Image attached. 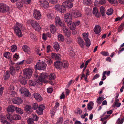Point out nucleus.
<instances>
[{
	"mask_svg": "<svg viewBox=\"0 0 124 124\" xmlns=\"http://www.w3.org/2000/svg\"><path fill=\"white\" fill-rule=\"evenodd\" d=\"M24 27L23 25L18 22H17L16 25L14 27V29L16 35L19 37H22L23 34L21 31L22 30Z\"/></svg>",
	"mask_w": 124,
	"mask_h": 124,
	"instance_id": "obj_1",
	"label": "nucleus"
},
{
	"mask_svg": "<svg viewBox=\"0 0 124 124\" xmlns=\"http://www.w3.org/2000/svg\"><path fill=\"white\" fill-rule=\"evenodd\" d=\"M48 75L47 73H42L40 74L38 78L39 84V85H41L43 82L45 83L46 80V79L48 77Z\"/></svg>",
	"mask_w": 124,
	"mask_h": 124,
	"instance_id": "obj_2",
	"label": "nucleus"
},
{
	"mask_svg": "<svg viewBox=\"0 0 124 124\" xmlns=\"http://www.w3.org/2000/svg\"><path fill=\"white\" fill-rule=\"evenodd\" d=\"M29 22L32 27L35 30L39 31L40 30L41 28L40 26L37 22L33 20H30Z\"/></svg>",
	"mask_w": 124,
	"mask_h": 124,
	"instance_id": "obj_3",
	"label": "nucleus"
},
{
	"mask_svg": "<svg viewBox=\"0 0 124 124\" xmlns=\"http://www.w3.org/2000/svg\"><path fill=\"white\" fill-rule=\"evenodd\" d=\"M23 73L25 78L27 79H29L30 78L32 75V71L31 69H25L23 71Z\"/></svg>",
	"mask_w": 124,
	"mask_h": 124,
	"instance_id": "obj_4",
	"label": "nucleus"
},
{
	"mask_svg": "<svg viewBox=\"0 0 124 124\" xmlns=\"http://www.w3.org/2000/svg\"><path fill=\"white\" fill-rule=\"evenodd\" d=\"M46 66L47 65L45 63L42 62L37 63L35 66V68L39 70H43L46 68Z\"/></svg>",
	"mask_w": 124,
	"mask_h": 124,
	"instance_id": "obj_5",
	"label": "nucleus"
},
{
	"mask_svg": "<svg viewBox=\"0 0 124 124\" xmlns=\"http://www.w3.org/2000/svg\"><path fill=\"white\" fill-rule=\"evenodd\" d=\"M9 8L6 5L3 3L0 4V12L3 13L8 12Z\"/></svg>",
	"mask_w": 124,
	"mask_h": 124,
	"instance_id": "obj_6",
	"label": "nucleus"
},
{
	"mask_svg": "<svg viewBox=\"0 0 124 124\" xmlns=\"http://www.w3.org/2000/svg\"><path fill=\"white\" fill-rule=\"evenodd\" d=\"M20 92L23 96H29L31 95V93L27 89L24 87H22L20 89Z\"/></svg>",
	"mask_w": 124,
	"mask_h": 124,
	"instance_id": "obj_7",
	"label": "nucleus"
},
{
	"mask_svg": "<svg viewBox=\"0 0 124 124\" xmlns=\"http://www.w3.org/2000/svg\"><path fill=\"white\" fill-rule=\"evenodd\" d=\"M74 0H66V1L62 3V5H64L65 8H72L73 5L71 2H72L74 1Z\"/></svg>",
	"mask_w": 124,
	"mask_h": 124,
	"instance_id": "obj_8",
	"label": "nucleus"
},
{
	"mask_svg": "<svg viewBox=\"0 0 124 124\" xmlns=\"http://www.w3.org/2000/svg\"><path fill=\"white\" fill-rule=\"evenodd\" d=\"M71 13L72 16L75 18L80 17L82 16V15L80 12L77 10H73Z\"/></svg>",
	"mask_w": 124,
	"mask_h": 124,
	"instance_id": "obj_9",
	"label": "nucleus"
},
{
	"mask_svg": "<svg viewBox=\"0 0 124 124\" xmlns=\"http://www.w3.org/2000/svg\"><path fill=\"white\" fill-rule=\"evenodd\" d=\"M55 9L61 13H64L66 11V9L64 5H56L55 6Z\"/></svg>",
	"mask_w": 124,
	"mask_h": 124,
	"instance_id": "obj_10",
	"label": "nucleus"
},
{
	"mask_svg": "<svg viewBox=\"0 0 124 124\" xmlns=\"http://www.w3.org/2000/svg\"><path fill=\"white\" fill-rule=\"evenodd\" d=\"M41 16L40 12L39 10L36 9L34 10L33 16L35 19L38 20L40 19Z\"/></svg>",
	"mask_w": 124,
	"mask_h": 124,
	"instance_id": "obj_11",
	"label": "nucleus"
},
{
	"mask_svg": "<svg viewBox=\"0 0 124 124\" xmlns=\"http://www.w3.org/2000/svg\"><path fill=\"white\" fill-rule=\"evenodd\" d=\"M64 18L65 22L69 23L71 21L72 18V14L70 13H67L64 15Z\"/></svg>",
	"mask_w": 124,
	"mask_h": 124,
	"instance_id": "obj_12",
	"label": "nucleus"
},
{
	"mask_svg": "<svg viewBox=\"0 0 124 124\" xmlns=\"http://www.w3.org/2000/svg\"><path fill=\"white\" fill-rule=\"evenodd\" d=\"M83 38L85 41L86 43V46L87 47H88L91 45V43L90 40L88 38V35L87 34H86L85 33H83Z\"/></svg>",
	"mask_w": 124,
	"mask_h": 124,
	"instance_id": "obj_13",
	"label": "nucleus"
},
{
	"mask_svg": "<svg viewBox=\"0 0 124 124\" xmlns=\"http://www.w3.org/2000/svg\"><path fill=\"white\" fill-rule=\"evenodd\" d=\"M45 108V106L43 105H39L37 109L36 110V113L39 115L42 114L43 113V110Z\"/></svg>",
	"mask_w": 124,
	"mask_h": 124,
	"instance_id": "obj_14",
	"label": "nucleus"
},
{
	"mask_svg": "<svg viewBox=\"0 0 124 124\" xmlns=\"http://www.w3.org/2000/svg\"><path fill=\"white\" fill-rule=\"evenodd\" d=\"M22 101L21 99L19 97L15 98L12 100V102L13 103L18 105L21 104Z\"/></svg>",
	"mask_w": 124,
	"mask_h": 124,
	"instance_id": "obj_15",
	"label": "nucleus"
},
{
	"mask_svg": "<svg viewBox=\"0 0 124 124\" xmlns=\"http://www.w3.org/2000/svg\"><path fill=\"white\" fill-rule=\"evenodd\" d=\"M78 44L81 47L83 48L84 47L85 44L84 41L81 37H78Z\"/></svg>",
	"mask_w": 124,
	"mask_h": 124,
	"instance_id": "obj_16",
	"label": "nucleus"
},
{
	"mask_svg": "<svg viewBox=\"0 0 124 124\" xmlns=\"http://www.w3.org/2000/svg\"><path fill=\"white\" fill-rule=\"evenodd\" d=\"M54 64L56 68L59 69L61 68L62 67L63 63L60 61H58L54 62Z\"/></svg>",
	"mask_w": 124,
	"mask_h": 124,
	"instance_id": "obj_17",
	"label": "nucleus"
},
{
	"mask_svg": "<svg viewBox=\"0 0 124 124\" xmlns=\"http://www.w3.org/2000/svg\"><path fill=\"white\" fill-rule=\"evenodd\" d=\"M55 23L56 25H59L61 26L64 25V24H62V22L60 18L58 16H56L55 19Z\"/></svg>",
	"mask_w": 124,
	"mask_h": 124,
	"instance_id": "obj_18",
	"label": "nucleus"
},
{
	"mask_svg": "<svg viewBox=\"0 0 124 124\" xmlns=\"http://www.w3.org/2000/svg\"><path fill=\"white\" fill-rule=\"evenodd\" d=\"M51 57L52 58L56 60H59L61 59V55L59 54H56L55 53H52L51 54Z\"/></svg>",
	"mask_w": 124,
	"mask_h": 124,
	"instance_id": "obj_19",
	"label": "nucleus"
},
{
	"mask_svg": "<svg viewBox=\"0 0 124 124\" xmlns=\"http://www.w3.org/2000/svg\"><path fill=\"white\" fill-rule=\"evenodd\" d=\"M101 29L99 25H96L94 29V31L95 33L99 34L101 31Z\"/></svg>",
	"mask_w": 124,
	"mask_h": 124,
	"instance_id": "obj_20",
	"label": "nucleus"
},
{
	"mask_svg": "<svg viewBox=\"0 0 124 124\" xmlns=\"http://www.w3.org/2000/svg\"><path fill=\"white\" fill-rule=\"evenodd\" d=\"M15 107L12 105L9 106L7 109V111L8 113L10 112H13L15 110Z\"/></svg>",
	"mask_w": 124,
	"mask_h": 124,
	"instance_id": "obj_21",
	"label": "nucleus"
},
{
	"mask_svg": "<svg viewBox=\"0 0 124 124\" xmlns=\"http://www.w3.org/2000/svg\"><path fill=\"white\" fill-rule=\"evenodd\" d=\"M34 96L35 99L38 101H40L42 100V98L40 95L37 93L34 94Z\"/></svg>",
	"mask_w": 124,
	"mask_h": 124,
	"instance_id": "obj_22",
	"label": "nucleus"
},
{
	"mask_svg": "<svg viewBox=\"0 0 124 124\" xmlns=\"http://www.w3.org/2000/svg\"><path fill=\"white\" fill-rule=\"evenodd\" d=\"M16 1H17L16 5L17 7L19 9L21 8L23 6V0H16Z\"/></svg>",
	"mask_w": 124,
	"mask_h": 124,
	"instance_id": "obj_23",
	"label": "nucleus"
},
{
	"mask_svg": "<svg viewBox=\"0 0 124 124\" xmlns=\"http://www.w3.org/2000/svg\"><path fill=\"white\" fill-rule=\"evenodd\" d=\"M25 78L24 77H23L21 76H19V79L20 80V82L22 84L25 85L26 83V80L25 79Z\"/></svg>",
	"mask_w": 124,
	"mask_h": 124,
	"instance_id": "obj_24",
	"label": "nucleus"
},
{
	"mask_svg": "<svg viewBox=\"0 0 124 124\" xmlns=\"http://www.w3.org/2000/svg\"><path fill=\"white\" fill-rule=\"evenodd\" d=\"M93 105L94 103L92 101L90 102L87 104V109H88L89 110H91L93 108L92 106H93Z\"/></svg>",
	"mask_w": 124,
	"mask_h": 124,
	"instance_id": "obj_25",
	"label": "nucleus"
},
{
	"mask_svg": "<svg viewBox=\"0 0 124 124\" xmlns=\"http://www.w3.org/2000/svg\"><path fill=\"white\" fill-rule=\"evenodd\" d=\"M53 47L54 49L56 51H58L60 49L58 43L56 42L54 43Z\"/></svg>",
	"mask_w": 124,
	"mask_h": 124,
	"instance_id": "obj_26",
	"label": "nucleus"
},
{
	"mask_svg": "<svg viewBox=\"0 0 124 124\" xmlns=\"http://www.w3.org/2000/svg\"><path fill=\"white\" fill-rule=\"evenodd\" d=\"M68 24H69V26L71 30L75 29V25H74L73 22H70L69 23H68Z\"/></svg>",
	"mask_w": 124,
	"mask_h": 124,
	"instance_id": "obj_27",
	"label": "nucleus"
},
{
	"mask_svg": "<svg viewBox=\"0 0 124 124\" xmlns=\"http://www.w3.org/2000/svg\"><path fill=\"white\" fill-rule=\"evenodd\" d=\"M15 110H16L17 113L20 114H23V110L19 108L16 107Z\"/></svg>",
	"mask_w": 124,
	"mask_h": 124,
	"instance_id": "obj_28",
	"label": "nucleus"
},
{
	"mask_svg": "<svg viewBox=\"0 0 124 124\" xmlns=\"http://www.w3.org/2000/svg\"><path fill=\"white\" fill-rule=\"evenodd\" d=\"M50 27L51 33L53 34H54L56 30V27L54 25H51L50 26Z\"/></svg>",
	"mask_w": 124,
	"mask_h": 124,
	"instance_id": "obj_29",
	"label": "nucleus"
},
{
	"mask_svg": "<svg viewBox=\"0 0 124 124\" xmlns=\"http://www.w3.org/2000/svg\"><path fill=\"white\" fill-rule=\"evenodd\" d=\"M83 3L85 5H90L92 4V0H83Z\"/></svg>",
	"mask_w": 124,
	"mask_h": 124,
	"instance_id": "obj_30",
	"label": "nucleus"
},
{
	"mask_svg": "<svg viewBox=\"0 0 124 124\" xmlns=\"http://www.w3.org/2000/svg\"><path fill=\"white\" fill-rule=\"evenodd\" d=\"M22 49L25 52L29 51L30 50V47L26 45L23 46Z\"/></svg>",
	"mask_w": 124,
	"mask_h": 124,
	"instance_id": "obj_31",
	"label": "nucleus"
},
{
	"mask_svg": "<svg viewBox=\"0 0 124 124\" xmlns=\"http://www.w3.org/2000/svg\"><path fill=\"white\" fill-rule=\"evenodd\" d=\"M31 109V106L28 105L25 106L24 108V109L26 112H30Z\"/></svg>",
	"mask_w": 124,
	"mask_h": 124,
	"instance_id": "obj_32",
	"label": "nucleus"
},
{
	"mask_svg": "<svg viewBox=\"0 0 124 124\" xmlns=\"http://www.w3.org/2000/svg\"><path fill=\"white\" fill-rule=\"evenodd\" d=\"M58 39L59 41H63L64 39V37L62 34H59L58 35Z\"/></svg>",
	"mask_w": 124,
	"mask_h": 124,
	"instance_id": "obj_33",
	"label": "nucleus"
},
{
	"mask_svg": "<svg viewBox=\"0 0 124 124\" xmlns=\"http://www.w3.org/2000/svg\"><path fill=\"white\" fill-rule=\"evenodd\" d=\"M13 119L15 120H19L21 119V116L19 115L16 114L13 115Z\"/></svg>",
	"mask_w": 124,
	"mask_h": 124,
	"instance_id": "obj_34",
	"label": "nucleus"
},
{
	"mask_svg": "<svg viewBox=\"0 0 124 124\" xmlns=\"http://www.w3.org/2000/svg\"><path fill=\"white\" fill-rule=\"evenodd\" d=\"M105 9L104 7L103 6H101L100 8V11L101 13L102 16H104L105 15Z\"/></svg>",
	"mask_w": 124,
	"mask_h": 124,
	"instance_id": "obj_35",
	"label": "nucleus"
},
{
	"mask_svg": "<svg viewBox=\"0 0 124 124\" xmlns=\"http://www.w3.org/2000/svg\"><path fill=\"white\" fill-rule=\"evenodd\" d=\"M41 6L45 8H48L49 6V3L47 0L46 1H45Z\"/></svg>",
	"mask_w": 124,
	"mask_h": 124,
	"instance_id": "obj_36",
	"label": "nucleus"
},
{
	"mask_svg": "<svg viewBox=\"0 0 124 124\" xmlns=\"http://www.w3.org/2000/svg\"><path fill=\"white\" fill-rule=\"evenodd\" d=\"M108 1L113 5L115 6L117 5V0H108Z\"/></svg>",
	"mask_w": 124,
	"mask_h": 124,
	"instance_id": "obj_37",
	"label": "nucleus"
},
{
	"mask_svg": "<svg viewBox=\"0 0 124 124\" xmlns=\"http://www.w3.org/2000/svg\"><path fill=\"white\" fill-rule=\"evenodd\" d=\"M38 83L39 82H36L35 81H32L31 80H30L29 82V85L31 86H35L37 84V83Z\"/></svg>",
	"mask_w": 124,
	"mask_h": 124,
	"instance_id": "obj_38",
	"label": "nucleus"
},
{
	"mask_svg": "<svg viewBox=\"0 0 124 124\" xmlns=\"http://www.w3.org/2000/svg\"><path fill=\"white\" fill-rule=\"evenodd\" d=\"M45 61V62L49 65H51L53 63L52 60L50 58L46 59Z\"/></svg>",
	"mask_w": 124,
	"mask_h": 124,
	"instance_id": "obj_39",
	"label": "nucleus"
},
{
	"mask_svg": "<svg viewBox=\"0 0 124 124\" xmlns=\"http://www.w3.org/2000/svg\"><path fill=\"white\" fill-rule=\"evenodd\" d=\"M113 10L112 9L110 8L108 9L107 10L106 14L108 15H112L113 12Z\"/></svg>",
	"mask_w": 124,
	"mask_h": 124,
	"instance_id": "obj_40",
	"label": "nucleus"
},
{
	"mask_svg": "<svg viewBox=\"0 0 124 124\" xmlns=\"http://www.w3.org/2000/svg\"><path fill=\"white\" fill-rule=\"evenodd\" d=\"M55 78V75L54 73H51L49 75V79L50 80H53Z\"/></svg>",
	"mask_w": 124,
	"mask_h": 124,
	"instance_id": "obj_41",
	"label": "nucleus"
},
{
	"mask_svg": "<svg viewBox=\"0 0 124 124\" xmlns=\"http://www.w3.org/2000/svg\"><path fill=\"white\" fill-rule=\"evenodd\" d=\"M10 73L12 75H13L15 73V71L14 67L11 66L10 68Z\"/></svg>",
	"mask_w": 124,
	"mask_h": 124,
	"instance_id": "obj_42",
	"label": "nucleus"
},
{
	"mask_svg": "<svg viewBox=\"0 0 124 124\" xmlns=\"http://www.w3.org/2000/svg\"><path fill=\"white\" fill-rule=\"evenodd\" d=\"M13 116H12L9 114L7 115V117L8 119L10 122H11L12 120H13Z\"/></svg>",
	"mask_w": 124,
	"mask_h": 124,
	"instance_id": "obj_43",
	"label": "nucleus"
},
{
	"mask_svg": "<svg viewBox=\"0 0 124 124\" xmlns=\"http://www.w3.org/2000/svg\"><path fill=\"white\" fill-rule=\"evenodd\" d=\"M9 75L8 71H7L4 77V80H7L9 78Z\"/></svg>",
	"mask_w": 124,
	"mask_h": 124,
	"instance_id": "obj_44",
	"label": "nucleus"
},
{
	"mask_svg": "<svg viewBox=\"0 0 124 124\" xmlns=\"http://www.w3.org/2000/svg\"><path fill=\"white\" fill-rule=\"evenodd\" d=\"M107 73V71H103L102 73V78L101 80L102 81L105 80L106 78V77L105 76V74Z\"/></svg>",
	"mask_w": 124,
	"mask_h": 124,
	"instance_id": "obj_45",
	"label": "nucleus"
},
{
	"mask_svg": "<svg viewBox=\"0 0 124 124\" xmlns=\"http://www.w3.org/2000/svg\"><path fill=\"white\" fill-rule=\"evenodd\" d=\"M17 48V47L16 46H12L11 47V51L12 52H14L16 50Z\"/></svg>",
	"mask_w": 124,
	"mask_h": 124,
	"instance_id": "obj_46",
	"label": "nucleus"
},
{
	"mask_svg": "<svg viewBox=\"0 0 124 124\" xmlns=\"http://www.w3.org/2000/svg\"><path fill=\"white\" fill-rule=\"evenodd\" d=\"M63 118L62 117H61L59 118L57 121L56 124H61L63 121Z\"/></svg>",
	"mask_w": 124,
	"mask_h": 124,
	"instance_id": "obj_47",
	"label": "nucleus"
},
{
	"mask_svg": "<svg viewBox=\"0 0 124 124\" xmlns=\"http://www.w3.org/2000/svg\"><path fill=\"white\" fill-rule=\"evenodd\" d=\"M27 121L28 124H34V122L32 119L30 118L28 119Z\"/></svg>",
	"mask_w": 124,
	"mask_h": 124,
	"instance_id": "obj_48",
	"label": "nucleus"
},
{
	"mask_svg": "<svg viewBox=\"0 0 124 124\" xmlns=\"http://www.w3.org/2000/svg\"><path fill=\"white\" fill-rule=\"evenodd\" d=\"M30 37L31 39L33 40H35L37 39L36 37V36L33 33L30 34Z\"/></svg>",
	"mask_w": 124,
	"mask_h": 124,
	"instance_id": "obj_49",
	"label": "nucleus"
},
{
	"mask_svg": "<svg viewBox=\"0 0 124 124\" xmlns=\"http://www.w3.org/2000/svg\"><path fill=\"white\" fill-rule=\"evenodd\" d=\"M101 54L103 56H108L109 55V54L108 52L105 51H102L101 52Z\"/></svg>",
	"mask_w": 124,
	"mask_h": 124,
	"instance_id": "obj_50",
	"label": "nucleus"
},
{
	"mask_svg": "<svg viewBox=\"0 0 124 124\" xmlns=\"http://www.w3.org/2000/svg\"><path fill=\"white\" fill-rule=\"evenodd\" d=\"M72 41V39L70 38H67L66 40V42L67 43L70 44L71 43Z\"/></svg>",
	"mask_w": 124,
	"mask_h": 124,
	"instance_id": "obj_51",
	"label": "nucleus"
},
{
	"mask_svg": "<svg viewBox=\"0 0 124 124\" xmlns=\"http://www.w3.org/2000/svg\"><path fill=\"white\" fill-rule=\"evenodd\" d=\"M19 57L18 54H17V53H16L13 56V59L16 61Z\"/></svg>",
	"mask_w": 124,
	"mask_h": 124,
	"instance_id": "obj_52",
	"label": "nucleus"
},
{
	"mask_svg": "<svg viewBox=\"0 0 124 124\" xmlns=\"http://www.w3.org/2000/svg\"><path fill=\"white\" fill-rule=\"evenodd\" d=\"M75 113L78 114H80L82 113V110L79 108H78L76 111L75 112Z\"/></svg>",
	"mask_w": 124,
	"mask_h": 124,
	"instance_id": "obj_53",
	"label": "nucleus"
},
{
	"mask_svg": "<svg viewBox=\"0 0 124 124\" xmlns=\"http://www.w3.org/2000/svg\"><path fill=\"white\" fill-rule=\"evenodd\" d=\"M98 10L97 8L96 7H94L93 8V14H95L98 13Z\"/></svg>",
	"mask_w": 124,
	"mask_h": 124,
	"instance_id": "obj_54",
	"label": "nucleus"
},
{
	"mask_svg": "<svg viewBox=\"0 0 124 124\" xmlns=\"http://www.w3.org/2000/svg\"><path fill=\"white\" fill-rule=\"evenodd\" d=\"M39 117L36 115L35 114H33V120L36 121H37Z\"/></svg>",
	"mask_w": 124,
	"mask_h": 124,
	"instance_id": "obj_55",
	"label": "nucleus"
},
{
	"mask_svg": "<svg viewBox=\"0 0 124 124\" xmlns=\"http://www.w3.org/2000/svg\"><path fill=\"white\" fill-rule=\"evenodd\" d=\"M10 53L8 52H6L4 54V56L7 58H10Z\"/></svg>",
	"mask_w": 124,
	"mask_h": 124,
	"instance_id": "obj_56",
	"label": "nucleus"
},
{
	"mask_svg": "<svg viewBox=\"0 0 124 124\" xmlns=\"http://www.w3.org/2000/svg\"><path fill=\"white\" fill-rule=\"evenodd\" d=\"M52 48V46L50 45H48L47 47V53H49L51 51Z\"/></svg>",
	"mask_w": 124,
	"mask_h": 124,
	"instance_id": "obj_57",
	"label": "nucleus"
},
{
	"mask_svg": "<svg viewBox=\"0 0 124 124\" xmlns=\"http://www.w3.org/2000/svg\"><path fill=\"white\" fill-rule=\"evenodd\" d=\"M38 104L36 103H34L33 105V106L32 107V108L33 109H37L38 108Z\"/></svg>",
	"mask_w": 124,
	"mask_h": 124,
	"instance_id": "obj_58",
	"label": "nucleus"
},
{
	"mask_svg": "<svg viewBox=\"0 0 124 124\" xmlns=\"http://www.w3.org/2000/svg\"><path fill=\"white\" fill-rule=\"evenodd\" d=\"M68 65L69 64L68 62H63V63L62 67L65 68H68Z\"/></svg>",
	"mask_w": 124,
	"mask_h": 124,
	"instance_id": "obj_59",
	"label": "nucleus"
},
{
	"mask_svg": "<svg viewBox=\"0 0 124 124\" xmlns=\"http://www.w3.org/2000/svg\"><path fill=\"white\" fill-rule=\"evenodd\" d=\"M114 105L113 106H115L117 107H118L120 106L121 104L120 103L115 102L114 103Z\"/></svg>",
	"mask_w": 124,
	"mask_h": 124,
	"instance_id": "obj_60",
	"label": "nucleus"
},
{
	"mask_svg": "<svg viewBox=\"0 0 124 124\" xmlns=\"http://www.w3.org/2000/svg\"><path fill=\"white\" fill-rule=\"evenodd\" d=\"M49 2L51 3L54 4L57 3V0H48Z\"/></svg>",
	"mask_w": 124,
	"mask_h": 124,
	"instance_id": "obj_61",
	"label": "nucleus"
},
{
	"mask_svg": "<svg viewBox=\"0 0 124 124\" xmlns=\"http://www.w3.org/2000/svg\"><path fill=\"white\" fill-rule=\"evenodd\" d=\"M100 97L97 98L96 102L98 104H100L101 103V100L100 99Z\"/></svg>",
	"mask_w": 124,
	"mask_h": 124,
	"instance_id": "obj_62",
	"label": "nucleus"
},
{
	"mask_svg": "<svg viewBox=\"0 0 124 124\" xmlns=\"http://www.w3.org/2000/svg\"><path fill=\"white\" fill-rule=\"evenodd\" d=\"M47 92L48 93H51L53 91V89L51 88H47Z\"/></svg>",
	"mask_w": 124,
	"mask_h": 124,
	"instance_id": "obj_63",
	"label": "nucleus"
},
{
	"mask_svg": "<svg viewBox=\"0 0 124 124\" xmlns=\"http://www.w3.org/2000/svg\"><path fill=\"white\" fill-rule=\"evenodd\" d=\"M48 18L49 19H53L54 18L53 15L52 14H49L47 16Z\"/></svg>",
	"mask_w": 124,
	"mask_h": 124,
	"instance_id": "obj_64",
	"label": "nucleus"
}]
</instances>
